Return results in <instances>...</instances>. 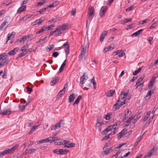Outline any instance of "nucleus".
<instances>
[{"label": "nucleus", "mask_w": 158, "mask_h": 158, "mask_svg": "<svg viewBox=\"0 0 158 158\" xmlns=\"http://www.w3.org/2000/svg\"><path fill=\"white\" fill-rule=\"evenodd\" d=\"M3 152L4 155L6 154H9L12 152L10 149H8L7 150H4Z\"/></svg>", "instance_id": "79ce46f5"}, {"label": "nucleus", "mask_w": 158, "mask_h": 158, "mask_svg": "<svg viewBox=\"0 0 158 158\" xmlns=\"http://www.w3.org/2000/svg\"><path fill=\"white\" fill-rule=\"evenodd\" d=\"M118 124L117 123H116L112 126L110 125L108 127H110L109 129H111V131H112L113 129H114V130L115 129V127L117 126Z\"/></svg>", "instance_id": "c03bdc74"}, {"label": "nucleus", "mask_w": 158, "mask_h": 158, "mask_svg": "<svg viewBox=\"0 0 158 158\" xmlns=\"http://www.w3.org/2000/svg\"><path fill=\"white\" fill-rule=\"evenodd\" d=\"M36 127L35 126H34L31 130L29 131L28 134L29 135L31 134L36 129Z\"/></svg>", "instance_id": "864d4df0"}, {"label": "nucleus", "mask_w": 158, "mask_h": 158, "mask_svg": "<svg viewBox=\"0 0 158 158\" xmlns=\"http://www.w3.org/2000/svg\"><path fill=\"white\" fill-rule=\"evenodd\" d=\"M125 90L127 91L126 92H125L124 91L122 92L119 96V99H122V96H123L125 98L127 97L129 93V90L128 89H126Z\"/></svg>", "instance_id": "1a4fd4ad"}, {"label": "nucleus", "mask_w": 158, "mask_h": 158, "mask_svg": "<svg viewBox=\"0 0 158 158\" xmlns=\"http://www.w3.org/2000/svg\"><path fill=\"white\" fill-rule=\"evenodd\" d=\"M66 61L65 60H64L61 64L59 70V72L60 73H61L64 70V67L65 65L66 64Z\"/></svg>", "instance_id": "393cba45"}, {"label": "nucleus", "mask_w": 158, "mask_h": 158, "mask_svg": "<svg viewBox=\"0 0 158 158\" xmlns=\"http://www.w3.org/2000/svg\"><path fill=\"white\" fill-rule=\"evenodd\" d=\"M91 82L93 83L94 88L95 89H96V83L95 82V80L94 77H93L92 79H91Z\"/></svg>", "instance_id": "4c0bfd02"}, {"label": "nucleus", "mask_w": 158, "mask_h": 158, "mask_svg": "<svg viewBox=\"0 0 158 158\" xmlns=\"http://www.w3.org/2000/svg\"><path fill=\"white\" fill-rule=\"evenodd\" d=\"M12 111L9 109V110H3L2 112L1 111L0 112V114L2 115H7L10 114Z\"/></svg>", "instance_id": "f8f14e48"}, {"label": "nucleus", "mask_w": 158, "mask_h": 158, "mask_svg": "<svg viewBox=\"0 0 158 158\" xmlns=\"http://www.w3.org/2000/svg\"><path fill=\"white\" fill-rule=\"evenodd\" d=\"M134 7V6H131L129 7L126 9V10L127 11H129L130 10H131L133 9Z\"/></svg>", "instance_id": "774afa93"}, {"label": "nucleus", "mask_w": 158, "mask_h": 158, "mask_svg": "<svg viewBox=\"0 0 158 158\" xmlns=\"http://www.w3.org/2000/svg\"><path fill=\"white\" fill-rule=\"evenodd\" d=\"M45 0H42L40 2L37 3L36 6H41L45 3Z\"/></svg>", "instance_id": "a19ab883"}, {"label": "nucleus", "mask_w": 158, "mask_h": 158, "mask_svg": "<svg viewBox=\"0 0 158 158\" xmlns=\"http://www.w3.org/2000/svg\"><path fill=\"white\" fill-rule=\"evenodd\" d=\"M141 139V136H140L139 137H138L137 139V140L135 142V144H134L135 146L136 147L138 143L140 141Z\"/></svg>", "instance_id": "8fccbe9b"}, {"label": "nucleus", "mask_w": 158, "mask_h": 158, "mask_svg": "<svg viewBox=\"0 0 158 158\" xmlns=\"http://www.w3.org/2000/svg\"><path fill=\"white\" fill-rule=\"evenodd\" d=\"M24 42V40L23 36L21 38L18 39V40L16 41V43L18 44L21 42Z\"/></svg>", "instance_id": "a18cd8bd"}, {"label": "nucleus", "mask_w": 158, "mask_h": 158, "mask_svg": "<svg viewBox=\"0 0 158 158\" xmlns=\"http://www.w3.org/2000/svg\"><path fill=\"white\" fill-rule=\"evenodd\" d=\"M140 34L139 33L138 31H137L133 33L131 35V36L132 37H133L134 36H136L138 35H139Z\"/></svg>", "instance_id": "69168bd1"}, {"label": "nucleus", "mask_w": 158, "mask_h": 158, "mask_svg": "<svg viewBox=\"0 0 158 158\" xmlns=\"http://www.w3.org/2000/svg\"><path fill=\"white\" fill-rule=\"evenodd\" d=\"M119 98V99L117 101L115 104L113 106V110H115L117 109H118L120 106H119L120 105V103L121 101H120Z\"/></svg>", "instance_id": "9d476101"}, {"label": "nucleus", "mask_w": 158, "mask_h": 158, "mask_svg": "<svg viewBox=\"0 0 158 158\" xmlns=\"http://www.w3.org/2000/svg\"><path fill=\"white\" fill-rule=\"evenodd\" d=\"M55 144L56 145H64V140L63 141H60V142H55Z\"/></svg>", "instance_id": "13d9d810"}, {"label": "nucleus", "mask_w": 158, "mask_h": 158, "mask_svg": "<svg viewBox=\"0 0 158 158\" xmlns=\"http://www.w3.org/2000/svg\"><path fill=\"white\" fill-rule=\"evenodd\" d=\"M28 53V51L25 50L21 53H20L17 57V59H19L23 56L25 55Z\"/></svg>", "instance_id": "a878e982"}, {"label": "nucleus", "mask_w": 158, "mask_h": 158, "mask_svg": "<svg viewBox=\"0 0 158 158\" xmlns=\"http://www.w3.org/2000/svg\"><path fill=\"white\" fill-rule=\"evenodd\" d=\"M19 145L18 144H16L14 146L11 147L10 148V150H11V151L12 152H13L15 151V150H16L17 148L19 147Z\"/></svg>", "instance_id": "c9c22d12"}, {"label": "nucleus", "mask_w": 158, "mask_h": 158, "mask_svg": "<svg viewBox=\"0 0 158 158\" xmlns=\"http://www.w3.org/2000/svg\"><path fill=\"white\" fill-rule=\"evenodd\" d=\"M19 49V48L17 47L15 48L13 50L10 51L8 54H7V55H10L11 56H13L16 53V52L18 51Z\"/></svg>", "instance_id": "9b49d317"}, {"label": "nucleus", "mask_w": 158, "mask_h": 158, "mask_svg": "<svg viewBox=\"0 0 158 158\" xmlns=\"http://www.w3.org/2000/svg\"><path fill=\"white\" fill-rule=\"evenodd\" d=\"M122 50H118L116 51L115 52H114L113 53L112 55H113L114 56H115L116 55H118V54L120 53L122 51Z\"/></svg>", "instance_id": "49530a36"}, {"label": "nucleus", "mask_w": 158, "mask_h": 158, "mask_svg": "<svg viewBox=\"0 0 158 158\" xmlns=\"http://www.w3.org/2000/svg\"><path fill=\"white\" fill-rule=\"evenodd\" d=\"M49 139V142L51 143L53 141H55L57 140H59L60 138L58 137H50L48 138Z\"/></svg>", "instance_id": "412c9836"}, {"label": "nucleus", "mask_w": 158, "mask_h": 158, "mask_svg": "<svg viewBox=\"0 0 158 158\" xmlns=\"http://www.w3.org/2000/svg\"><path fill=\"white\" fill-rule=\"evenodd\" d=\"M60 20V18H59L54 17L52 18L51 20H49L48 21V23H55L59 21Z\"/></svg>", "instance_id": "aec40b11"}, {"label": "nucleus", "mask_w": 158, "mask_h": 158, "mask_svg": "<svg viewBox=\"0 0 158 158\" xmlns=\"http://www.w3.org/2000/svg\"><path fill=\"white\" fill-rule=\"evenodd\" d=\"M81 97L79 95V96L77 98V99L75 101L74 103L73 104V105H74L75 104L78 105L79 101L81 99Z\"/></svg>", "instance_id": "72a5a7b5"}, {"label": "nucleus", "mask_w": 158, "mask_h": 158, "mask_svg": "<svg viewBox=\"0 0 158 158\" xmlns=\"http://www.w3.org/2000/svg\"><path fill=\"white\" fill-rule=\"evenodd\" d=\"M81 53H84L85 54V50L86 49V47L85 46V44H84V45H81Z\"/></svg>", "instance_id": "c756f323"}, {"label": "nucleus", "mask_w": 158, "mask_h": 158, "mask_svg": "<svg viewBox=\"0 0 158 158\" xmlns=\"http://www.w3.org/2000/svg\"><path fill=\"white\" fill-rule=\"evenodd\" d=\"M42 122L41 120H38L37 122L36 123V125L35 126V127L37 128L40 125Z\"/></svg>", "instance_id": "bf43d9fd"}, {"label": "nucleus", "mask_w": 158, "mask_h": 158, "mask_svg": "<svg viewBox=\"0 0 158 158\" xmlns=\"http://www.w3.org/2000/svg\"><path fill=\"white\" fill-rule=\"evenodd\" d=\"M59 29L60 31L61 30L62 31L66 30L68 28V25L67 24H64L59 27Z\"/></svg>", "instance_id": "4be33fe9"}, {"label": "nucleus", "mask_w": 158, "mask_h": 158, "mask_svg": "<svg viewBox=\"0 0 158 158\" xmlns=\"http://www.w3.org/2000/svg\"><path fill=\"white\" fill-rule=\"evenodd\" d=\"M53 80L52 81L50 82V84L51 85L53 86L56 84L57 82L59 81L60 77H55V79L53 78Z\"/></svg>", "instance_id": "dca6fc26"}, {"label": "nucleus", "mask_w": 158, "mask_h": 158, "mask_svg": "<svg viewBox=\"0 0 158 158\" xmlns=\"http://www.w3.org/2000/svg\"><path fill=\"white\" fill-rule=\"evenodd\" d=\"M75 98V95L73 94H71L69 97V102L70 103L73 101Z\"/></svg>", "instance_id": "cd10ccee"}, {"label": "nucleus", "mask_w": 158, "mask_h": 158, "mask_svg": "<svg viewBox=\"0 0 158 158\" xmlns=\"http://www.w3.org/2000/svg\"><path fill=\"white\" fill-rule=\"evenodd\" d=\"M26 9V6H22L20 7L18 10H17V13H19L22 11L25 10Z\"/></svg>", "instance_id": "bb28decb"}, {"label": "nucleus", "mask_w": 158, "mask_h": 158, "mask_svg": "<svg viewBox=\"0 0 158 158\" xmlns=\"http://www.w3.org/2000/svg\"><path fill=\"white\" fill-rule=\"evenodd\" d=\"M71 15H74L76 14V10L75 8H73L72 11H71Z\"/></svg>", "instance_id": "680f3d73"}, {"label": "nucleus", "mask_w": 158, "mask_h": 158, "mask_svg": "<svg viewBox=\"0 0 158 158\" xmlns=\"http://www.w3.org/2000/svg\"><path fill=\"white\" fill-rule=\"evenodd\" d=\"M142 67H139L137 70L135 71L134 72H133V75H136V74H138L142 70Z\"/></svg>", "instance_id": "e433bc0d"}, {"label": "nucleus", "mask_w": 158, "mask_h": 158, "mask_svg": "<svg viewBox=\"0 0 158 158\" xmlns=\"http://www.w3.org/2000/svg\"><path fill=\"white\" fill-rule=\"evenodd\" d=\"M8 23L7 21H5L0 26V29L1 30H2L3 28L5 27V28L4 29V30H5V29L7 27V26L8 25Z\"/></svg>", "instance_id": "a211bd4d"}, {"label": "nucleus", "mask_w": 158, "mask_h": 158, "mask_svg": "<svg viewBox=\"0 0 158 158\" xmlns=\"http://www.w3.org/2000/svg\"><path fill=\"white\" fill-rule=\"evenodd\" d=\"M155 90V89H152V90H150L147 93L146 95V97H149V98H151L152 94L153 93V91Z\"/></svg>", "instance_id": "7c9ffc66"}, {"label": "nucleus", "mask_w": 158, "mask_h": 158, "mask_svg": "<svg viewBox=\"0 0 158 158\" xmlns=\"http://www.w3.org/2000/svg\"><path fill=\"white\" fill-rule=\"evenodd\" d=\"M112 150V148H108L106 149V151H103L101 153V154L104 156L105 155H107L108 154H109L111 151Z\"/></svg>", "instance_id": "6ab92c4d"}, {"label": "nucleus", "mask_w": 158, "mask_h": 158, "mask_svg": "<svg viewBox=\"0 0 158 158\" xmlns=\"http://www.w3.org/2000/svg\"><path fill=\"white\" fill-rule=\"evenodd\" d=\"M28 47L29 45L28 44H26L25 45L23 46L21 48V51H23L25 50L26 48H28Z\"/></svg>", "instance_id": "3c124183"}, {"label": "nucleus", "mask_w": 158, "mask_h": 158, "mask_svg": "<svg viewBox=\"0 0 158 158\" xmlns=\"http://www.w3.org/2000/svg\"><path fill=\"white\" fill-rule=\"evenodd\" d=\"M6 69H4L3 74L2 76V77L3 79H6Z\"/></svg>", "instance_id": "603ef678"}, {"label": "nucleus", "mask_w": 158, "mask_h": 158, "mask_svg": "<svg viewBox=\"0 0 158 158\" xmlns=\"http://www.w3.org/2000/svg\"><path fill=\"white\" fill-rule=\"evenodd\" d=\"M8 56L7 53H2L0 54V68L3 65H7L9 61V59L7 58Z\"/></svg>", "instance_id": "f257e3e1"}, {"label": "nucleus", "mask_w": 158, "mask_h": 158, "mask_svg": "<svg viewBox=\"0 0 158 158\" xmlns=\"http://www.w3.org/2000/svg\"><path fill=\"white\" fill-rule=\"evenodd\" d=\"M107 9V7L106 6H102V7L99 13V15L101 17H102L105 15Z\"/></svg>", "instance_id": "39448f33"}, {"label": "nucleus", "mask_w": 158, "mask_h": 158, "mask_svg": "<svg viewBox=\"0 0 158 158\" xmlns=\"http://www.w3.org/2000/svg\"><path fill=\"white\" fill-rule=\"evenodd\" d=\"M157 151V148L155 146H154L152 149L150 151V152L147 154L148 157H150L154 154V153Z\"/></svg>", "instance_id": "6e6552de"}, {"label": "nucleus", "mask_w": 158, "mask_h": 158, "mask_svg": "<svg viewBox=\"0 0 158 158\" xmlns=\"http://www.w3.org/2000/svg\"><path fill=\"white\" fill-rule=\"evenodd\" d=\"M108 33V31H105L101 34L100 39V41L101 42L103 41L106 35Z\"/></svg>", "instance_id": "ddd939ff"}, {"label": "nucleus", "mask_w": 158, "mask_h": 158, "mask_svg": "<svg viewBox=\"0 0 158 158\" xmlns=\"http://www.w3.org/2000/svg\"><path fill=\"white\" fill-rule=\"evenodd\" d=\"M145 77V76L144 77H141L137 80V81L136 83V85H137L138 84H139L137 86L136 88H137L138 86H139L140 85L143 84L144 83V81H142L144 78Z\"/></svg>", "instance_id": "0eeeda50"}, {"label": "nucleus", "mask_w": 158, "mask_h": 158, "mask_svg": "<svg viewBox=\"0 0 158 158\" xmlns=\"http://www.w3.org/2000/svg\"><path fill=\"white\" fill-rule=\"evenodd\" d=\"M85 54L81 53V54L79 56V60L81 61L85 57Z\"/></svg>", "instance_id": "ea45409f"}, {"label": "nucleus", "mask_w": 158, "mask_h": 158, "mask_svg": "<svg viewBox=\"0 0 158 158\" xmlns=\"http://www.w3.org/2000/svg\"><path fill=\"white\" fill-rule=\"evenodd\" d=\"M114 44H112L108 46L107 48H106L104 49V50L106 51V52L107 51H111L114 48Z\"/></svg>", "instance_id": "5701e85b"}, {"label": "nucleus", "mask_w": 158, "mask_h": 158, "mask_svg": "<svg viewBox=\"0 0 158 158\" xmlns=\"http://www.w3.org/2000/svg\"><path fill=\"white\" fill-rule=\"evenodd\" d=\"M47 38V37L45 36L44 38L41 39L40 40L36 42L37 44H41V43L43 41H44L46 40Z\"/></svg>", "instance_id": "6e6d98bb"}, {"label": "nucleus", "mask_w": 158, "mask_h": 158, "mask_svg": "<svg viewBox=\"0 0 158 158\" xmlns=\"http://www.w3.org/2000/svg\"><path fill=\"white\" fill-rule=\"evenodd\" d=\"M59 29L58 28H57L56 29V30L53 31H52L49 34V36H51L54 35L55 33L57 31H60Z\"/></svg>", "instance_id": "58836bf2"}, {"label": "nucleus", "mask_w": 158, "mask_h": 158, "mask_svg": "<svg viewBox=\"0 0 158 158\" xmlns=\"http://www.w3.org/2000/svg\"><path fill=\"white\" fill-rule=\"evenodd\" d=\"M31 16V15H28L23 18V20L24 21H25L28 18H30Z\"/></svg>", "instance_id": "e2e57ef3"}, {"label": "nucleus", "mask_w": 158, "mask_h": 158, "mask_svg": "<svg viewBox=\"0 0 158 158\" xmlns=\"http://www.w3.org/2000/svg\"><path fill=\"white\" fill-rule=\"evenodd\" d=\"M63 46L64 47V48H66L65 51L66 52H68V53L69 54V43L68 42H66V43H64L63 45Z\"/></svg>", "instance_id": "2eb2a0df"}, {"label": "nucleus", "mask_w": 158, "mask_h": 158, "mask_svg": "<svg viewBox=\"0 0 158 158\" xmlns=\"http://www.w3.org/2000/svg\"><path fill=\"white\" fill-rule=\"evenodd\" d=\"M110 127H108L106 128L103 130L101 132V134H102V135H103L104 134H106L109 131L111 130V129H109Z\"/></svg>", "instance_id": "f704fd0d"}, {"label": "nucleus", "mask_w": 158, "mask_h": 158, "mask_svg": "<svg viewBox=\"0 0 158 158\" xmlns=\"http://www.w3.org/2000/svg\"><path fill=\"white\" fill-rule=\"evenodd\" d=\"M64 124V121L63 119H61L60 121L57 123L52 126L51 128V130H56V129L62 126Z\"/></svg>", "instance_id": "7ed1b4c3"}, {"label": "nucleus", "mask_w": 158, "mask_h": 158, "mask_svg": "<svg viewBox=\"0 0 158 158\" xmlns=\"http://www.w3.org/2000/svg\"><path fill=\"white\" fill-rule=\"evenodd\" d=\"M153 83H149V84L148 85V89H150V90H152V87H153Z\"/></svg>", "instance_id": "338daca9"}, {"label": "nucleus", "mask_w": 158, "mask_h": 158, "mask_svg": "<svg viewBox=\"0 0 158 158\" xmlns=\"http://www.w3.org/2000/svg\"><path fill=\"white\" fill-rule=\"evenodd\" d=\"M134 118V117L132 116H131L125 122V123H127L125 124V126L127 127L129 126V124L130 123L131 121L133 120Z\"/></svg>", "instance_id": "c85d7f7f"}, {"label": "nucleus", "mask_w": 158, "mask_h": 158, "mask_svg": "<svg viewBox=\"0 0 158 158\" xmlns=\"http://www.w3.org/2000/svg\"><path fill=\"white\" fill-rule=\"evenodd\" d=\"M25 108V106L24 105L21 106L20 104L19 106V108L20 110L21 111H23Z\"/></svg>", "instance_id": "4d7b16f0"}, {"label": "nucleus", "mask_w": 158, "mask_h": 158, "mask_svg": "<svg viewBox=\"0 0 158 158\" xmlns=\"http://www.w3.org/2000/svg\"><path fill=\"white\" fill-rule=\"evenodd\" d=\"M75 145V143H69L67 145L66 144V145H64V147L68 148H71L74 147Z\"/></svg>", "instance_id": "473e14b6"}, {"label": "nucleus", "mask_w": 158, "mask_h": 158, "mask_svg": "<svg viewBox=\"0 0 158 158\" xmlns=\"http://www.w3.org/2000/svg\"><path fill=\"white\" fill-rule=\"evenodd\" d=\"M49 142V138H47L43 139L41 140H39L38 142V143H43L44 142Z\"/></svg>", "instance_id": "2f4dec72"}, {"label": "nucleus", "mask_w": 158, "mask_h": 158, "mask_svg": "<svg viewBox=\"0 0 158 158\" xmlns=\"http://www.w3.org/2000/svg\"><path fill=\"white\" fill-rule=\"evenodd\" d=\"M102 125V123H101L100 122H98L96 124V127H97L98 128V129L100 131H101V128L100 127Z\"/></svg>", "instance_id": "de8ad7c7"}, {"label": "nucleus", "mask_w": 158, "mask_h": 158, "mask_svg": "<svg viewBox=\"0 0 158 158\" xmlns=\"http://www.w3.org/2000/svg\"><path fill=\"white\" fill-rule=\"evenodd\" d=\"M54 46V45L53 44L50 45H49L48 47L47 48V51H48L52 50V48H53Z\"/></svg>", "instance_id": "052dcab7"}, {"label": "nucleus", "mask_w": 158, "mask_h": 158, "mask_svg": "<svg viewBox=\"0 0 158 158\" xmlns=\"http://www.w3.org/2000/svg\"><path fill=\"white\" fill-rule=\"evenodd\" d=\"M67 152H68L69 151L62 149H57L53 150V152L58 155L64 154Z\"/></svg>", "instance_id": "20e7f679"}, {"label": "nucleus", "mask_w": 158, "mask_h": 158, "mask_svg": "<svg viewBox=\"0 0 158 158\" xmlns=\"http://www.w3.org/2000/svg\"><path fill=\"white\" fill-rule=\"evenodd\" d=\"M130 115V114L128 115H127V114H125L122 120V121L123 122L124 121L127 119L129 116Z\"/></svg>", "instance_id": "5fc2aeb1"}, {"label": "nucleus", "mask_w": 158, "mask_h": 158, "mask_svg": "<svg viewBox=\"0 0 158 158\" xmlns=\"http://www.w3.org/2000/svg\"><path fill=\"white\" fill-rule=\"evenodd\" d=\"M94 7L90 6L88 10V18L89 19L91 20L94 17Z\"/></svg>", "instance_id": "f03ea898"}, {"label": "nucleus", "mask_w": 158, "mask_h": 158, "mask_svg": "<svg viewBox=\"0 0 158 158\" xmlns=\"http://www.w3.org/2000/svg\"><path fill=\"white\" fill-rule=\"evenodd\" d=\"M115 92V90H110L106 92V95L107 96L111 97L113 96Z\"/></svg>", "instance_id": "4468645a"}, {"label": "nucleus", "mask_w": 158, "mask_h": 158, "mask_svg": "<svg viewBox=\"0 0 158 158\" xmlns=\"http://www.w3.org/2000/svg\"><path fill=\"white\" fill-rule=\"evenodd\" d=\"M43 21V20H42V19L41 18H40L33 22L32 23V24L33 25H40L41 24Z\"/></svg>", "instance_id": "f3484780"}, {"label": "nucleus", "mask_w": 158, "mask_h": 158, "mask_svg": "<svg viewBox=\"0 0 158 158\" xmlns=\"http://www.w3.org/2000/svg\"><path fill=\"white\" fill-rule=\"evenodd\" d=\"M59 55V53L57 52H54L52 54V56L56 58Z\"/></svg>", "instance_id": "0e129e2a"}, {"label": "nucleus", "mask_w": 158, "mask_h": 158, "mask_svg": "<svg viewBox=\"0 0 158 158\" xmlns=\"http://www.w3.org/2000/svg\"><path fill=\"white\" fill-rule=\"evenodd\" d=\"M65 90L62 89L58 93L56 98L59 99L64 94Z\"/></svg>", "instance_id": "b1692460"}, {"label": "nucleus", "mask_w": 158, "mask_h": 158, "mask_svg": "<svg viewBox=\"0 0 158 158\" xmlns=\"http://www.w3.org/2000/svg\"><path fill=\"white\" fill-rule=\"evenodd\" d=\"M149 19H145L144 20H142V21H140L139 22L138 25H140L141 24L143 25V24H144V23H146L147 22V21H149Z\"/></svg>", "instance_id": "37998d69"}, {"label": "nucleus", "mask_w": 158, "mask_h": 158, "mask_svg": "<svg viewBox=\"0 0 158 158\" xmlns=\"http://www.w3.org/2000/svg\"><path fill=\"white\" fill-rule=\"evenodd\" d=\"M88 78L87 75L86 73H84L83 74L82 76L80 78V82L82 84H83L85 81L87 80Z\"/></svg>", "instance_id": "423d86ee"}, {"label": "nucleus", "mask_w": 158, "mask_h": 158, "mask_svg": "<svg viewBox=\"0 0 158 158\" xmlns=\"http://www.w3.org/2000/svg\"><path fill=\"white\" fill-rule=\"evenodd\" d=\"M112 114L111 113H109L107 114L105 116V118L106 120H109L110 118L111 117L110 116V115H112Z\"/></svg>", "instance_id": "09e8293b"}]
</instances>
